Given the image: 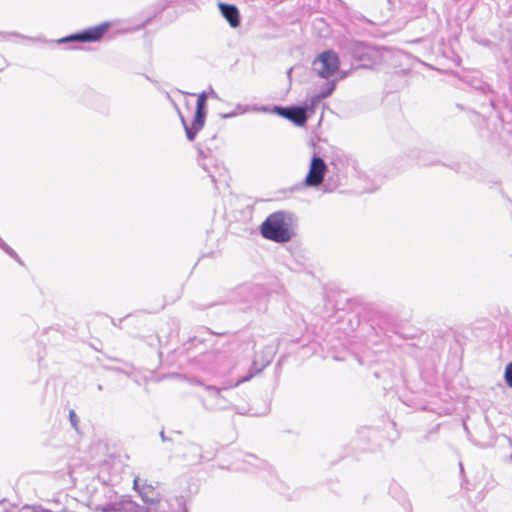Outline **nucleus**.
Returning <instances> with one entry per match:
<instances>
[{
  "instance_id": "nucleus-22",
  "label": "nucleus",
  "mask_w": 512,
  "mask_h": 512,
  "mask_svg": "<svg viewBox=\"0 0 512 512\" xmlns=\"http://www.w3.org/2000/svg\"><path fill=\"white\" fill-rule=\"evenodd\" d=\"M421 164L423 165H429V164H434V162H427L425 159H421L420 160Z\"/></svg>"
},
{
  "instance_id": "nucleus-12",
  "label": "nucleus",
  "mask_w": 512,
  "mask_h": 512,
  "mask_svg": "<svg viewBox=\"0 0 512 512\" xmlns=\"http://www.w3.org/2000/svg\"><path fill=\"white\" fill-rule=\"evenodd\" d=\"M240 13L238 8L233 4H226V21L232 28H237L240 25Z\"/></svg>"
},
{
  "instance_id": "nucleus-19",
  "label": "nucleus",
  "mask_w": 512,
  "mask_h": 512,
  "mask_svg": "<svg viewBox=\"0 0 512 512\" xmlns=\"http://www.w3.org/2000/svg\"><path fill=\"white\" fill-rule=\"evenodd\" d=\"M69 418H70V421H71V424L73 425V427L77 429L78 418L76 416V413L73 410L70 411Z\"/></svg>"
},
{
  "instance_id": "nucleus-7",
  "label": "nucleus",
  "mask_w": 512,
  "mask_h": 512,
  "mask_svg": "<svg viewBox=\"0 0 512 512\" xmlns=\"http://www.w3.org/2000/svg\"><path fill=\"white\" fill-rule=\"evenodd\" d=\"M111 24L109 22L101 23L97 26L90 27L80 33L72 34L59 40L60 43L65 42H96L101 40L108 32Z\"/></svg>"
},
{
  "instance_id": "nucleus-16",
  "label": "nucleus",
  "mask_w": 512,
  "mask_h": 512,
  "mask_svg": "<svg viewBox=\"0 0 512 512\" xmlns=\"http://www.w3.org/2000/svg\"><path fill=\"white\" fill-rule=\"evenodd\" d=\"M321 100H317L316 101V94L313 95L310 100H309V104H307L305 107H307V111L310 110L311 112H313L314 110V107L316 105H318L320 103Z\"/></svg>"
},
{
  "instance_id": "nucleus-13",
  "label": "nucleus",
  "mask_w": 512,
  "mask_h": 512,
  "mask_svg": "<svg viewBox=\"0 0 512 512\" xmlns=\"http://www.w3.org/2000/svg\"><path fill=\"white\" fill-rule=\"evenodd\" d=\"M469 84L473 88L482 92L483 94H489V93L494 94V90L492 89V87L488 83L482 81L481 79L473 78L469 81Z\"/></svg>"
},
{
  "instance_id": "nucleus-17",
  "label": "nucleus",
  "mask_w": 512,
  "mask_h": 512,
  "mask_svg": "<svg viewBox=\"0 0 512 512\" xmlns=\"http://www.w3.org/2000/svg\"><path fill=\"white\" fill-rule=\"evenodd\" d=\"M230 408L238 414H246L248 412V409L245 406L230 404Z\"/></svg>"
},
{
  "instance_id": "nucleus-4",
  "label": "nucleus",
  "mask_w": 512,
  "mask_h": 512,
  "mask_svg": "<svg viewBox=\"0 0 512 512\" xmlns=\"http://www.w3.org/2000/svg\"><path fill=\"white\" fill-rule=\"evenodd\" d=\"M272 360V354L258 364L257 360H254L249 366L247 372H244L248 367L247 361L241 360L235 367L231 368L229 372V379L226 380V389L229 387H236L241 383L249 381L253 376L260 373L265 366H267Z\"/></svg>"
},
{
  "instance_id": "nucleus-11",
  "label": "nucleus",
  "mask_w": 512,
  "mask_h": 512,
  "mask_svg": "<svg viewBox=\"0 0 512 512\" xmlns=\"http://www.w3.org/2000/svg\"><path fill=\"white\" fill-rule=\"evenodd\" d=\"M231 465L235 470L249 471V466L264 468L266 463L252 454H245L241 459L237 457L236 461L232 462Z\"/></svg>"
},
{
  "instance_id": "nucleus-5",
  "label": "nucleus",
  "mask_w": 512,
  "mask_h": 512,
  "mask_svg": "<svg viewBox=\"0 0 512 512\" xmlns=\"http://www.w3.org/2000/svg\"><path fill=\"white\" fill-rule=\"evenodd\" d=\"M313 70L322 78L329 79L340 67L339 56L332 50L322 52L313 61Z\"/></svg>"
},
{
  "instance_id": "nucleus-25",
  "label": "nucleus",
  "mask_w": 512,
  "mask_h": 512,
  "mask_svg": "<svg viewBox=\"0 0 512 512\" xmlns=\"http://www.w3.org/2000/svg\"><path fill=\"white\" fill-rule=\"evenodd\" d=\"M232 115H233V114L226 113V114H225V117L227 118V117L232 116Z\"/></svg>"
},
{
  "instance_id": "nucleus-3",
  "label": "nucleus",
  "mask_w": 512,
  "mask_h": 512,
  "mask_svg": "<svg viewBox=\"0 0 512 512\" xmlns=\"http://www.w3.org/2000/svg\"><path fill=\"white\" fill-rule=\"evenodd\" d=\"M229 299L235 303L246 304L247 309H253L259 313L265 312L268 308V293L260 285H241L230 291Z\"/></svg>"
},
{
  "instance_id": "nucleus-1",
  "label": "nucleus",
  "mask_w": 512,
  "mask_h": 512,
  "mask_svg": "<svg viewBox=\"0 0 512 512\" xmlns=\"http://www.w3.org/2000/svg\"><path fill=\"white\" fill-rule=\"evenodd\" d=\"M296 216L289 211H276L267 216L260 225L263 238L275 243H287L295 236Z\"/></svg>"
},
{
  "instance_id": "nucleus-24",
  "label": "nucleus",
  "mask_w": 512,
  "mask_h": 512,
  "mask_svg": "<svg viewBox=\"0 0 512 512\" xmlns=\"http://www.w3.org/2000/svg\"><path fill=\"white\" fill-rule=\"evenodd\" d=\"M291 73H292V69H289V70H288V73H287V74H288V77H290V76H291Z\"/></svg>"
},
{
  "instance_id": "nucleus-6",
  "label": "nucleus",
  "mask_w": 512,
  "mask_h": 512,
  "mask_svg": "<svg viewBox=\"0 0 512 512\" xmlns=\"http://www.w3.org/2000/svg\"><path fill=\"white\" fill-rule=\"evenodd\" d=\"M205 106L206 96L201 94L197 98L193 120L191 121L190 125H188L186 122L185 117L181 116V121L185 127L186 136L189 141H193L195 139L196 134L202 129L204 125Z\"/></svg>"
},
{
  "instance_id": "nucleus-18",
  "label": "nucleus",
  "mask_w": 512,
  "mask_h": 512,
  "mask_svg": "<svg viewBox=\"0 0 512 512\" xmlns=\"http://www.w3.org/2000/svg\"><path fill=\"white\" fill-rule=\"evenodd\" d=\"M338 186V182L331 183V179L328 178L325 183V191L332 192Z\"/></svg>"
},
{
  "instance_id": "nucleus-2",
  "label": "nucleus",
  "mask_w": 512,
  "mask_h": 512,
  "mask_svg": "<svg viewBox=\"0 0 512 512\" xmlns=\"http://www.w3.org/2000/svg\"><path fill=\"white\" fill-rule=\"evenodd\" d=\"M342 57L351 61V68L367 67L379 59V52L364 42L345 39L340 42Z\"/></svg>"
},
{
  "instance_id": "nucleus-21",
  "label": "nucleus",
  "mask_w": 512,
  "mask_h": 512,
  "mask_svg": "<svg viewBox=\"0 0 512 512\" xmlns=\"http://www.w3.org/2000/svg\"><path fill=\"white\" fill-rule=\"evenodd\" d=\"M218 7H219L221 13L224 15V2H219Z\"/></svg>"
},
{
  "instance_id": "nucleus-8",
  "label": "nucleus",
  "mask_w": 512,
  "mask_h": 512,
  "mask_svg": "<svg viewBox=\"0 0 512 512\" xmlns=\"http://www.w3.org/2000/svg\"><path fill=\"white\" fill-rule=\"evenodd\" d=\"M326 171L327 165L324 160L314 155L311 159L309 171L304 179L303 185L307 187H318L323 183Z\"/></svg>"
},
{
  "instance_id": "nucleus-15",
  "label": "nucleus",
  "mask_w": 512,
  "mask_h": 512,
  "mask_svg": "<svg viewBox=\"0 0 512 512\" xmlns=\"http://www.w3.org/2000/svg\"><path fill=\"white\" fill-rule=\"evenodd\" d=\"M505 380L507 384L512 388V362L509 363L505 368Z\"/></svg>"
},
{
  "instance_id": "nucleus-9",
  "label": "nucleus",
  "mask_w": 512,
  "mask_h": 512,
  "mask_svg": "<svg viewBox=\"0 0 512 512\" xmlns=\"http://www.w3.org/2000/svg\"><path fill=\"white\" fill-rule=\"evenodd\" d=\"M274 111L290 120L291 122H293L294 124L298 125V126H303L306 122H307V119H308V116H307V107H300V106H290V107H280V106H275L274 107Z\"/></svg>"
},
{
  "instance_id": "nucleus-20",
  "label": "nucleus",
  "mask_w": 512,
  "mask_h": 512,
  "mask_svg": "<svg viewBox=\"0 0 512 512\" xmlns=\"http://www.w3.org/2000/svg\"><path fill=\"white\" fill-rule=\"evenodd\" d=\"M249 349H250V344L249 343L241 344V351L242 352H247V351H249Z\"/></svg>"
},
{
  "instance_id": "nucleus-10",
  "label": "nucleus",
  "mask_w": 512,
  "mask_h": 512,
  "mask_svg": "<svg viewBox=\"0 0 512 512\" xmlns=\"http://www.w3.org/2000/svg\"><path fill=\"white\" fill-rule=\"evenodd\" d=\"M134 489L138 491L142 500L148 504H158L161 500L159 492L151 484H139V480H134Z\"/></svg>"
},
{
  "instance_id": "nucleus-14",
  "label": "nucleus",
  "mask_w": 512,
  "mask_h": 512,
  "mask_svg": "<svg viewBox=\"0 0 512 512\" xmlns=\"http://www.w3.org/2000/svg\"><path fill=\"white\" fill-rule=\"evenodd\" d=\"M335 89V81L332 82H326L321 90L316 94V101L317 100H323L330 96Z\"/></svg>"
},
{
  "instance_id": "nucleus-23",
  "label": "nucleus",
  "mask_w": 512,
  "mask_h": 512,
  "mask_svg": "<svg viewBox=\"0 0 512 512\" xmlns=\"http://www.w3.org/2000/svg\"><path fill=\"white\" fill-rule=\"evenodd\" d=\"M489 103L493 108L495 107V100L493 98L489 99Z\"/></svg>"
}]
</instances>
